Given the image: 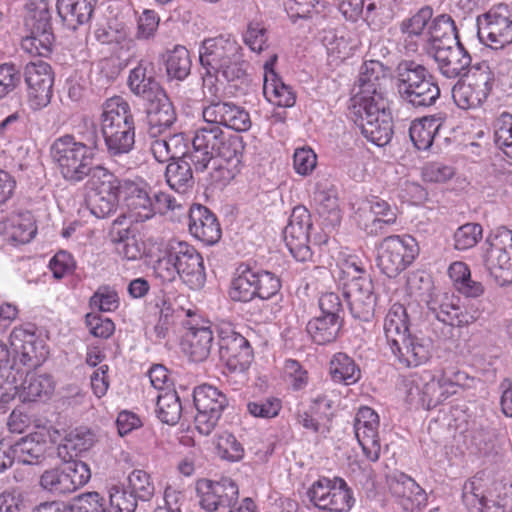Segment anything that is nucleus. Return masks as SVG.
Segmentation results:
<instances>
[{"mask_svg":"<svg viewBox=\"0 0 512 512\" xmlns=\"http://www.w3.org/2000/svg\"><path fill=\"white\" fill-rule=\"evenodd\" d=\"M99 141L94 125L81 133L80 140L70 134L54 140L50 148L51 157L66 181L78 184L87 177L92 179L97 170H107L101 165H93Z\"/></svg>","mask_w":512,"mask_h":512,"instance_id":"f257e3e1","label":"nucleus"},{"mask_svg":"<svg viewBox=\"0 0 512 512\" xmlns=\"http://www.w3.org/2000/svg\"><path fill=\"white\" fill-rule=\"evenodd\" d=\"M100 126L109 157L116 161L134 149L135 119L125 99L114 96L102 104Z\"/></svg>","mask_w":512,"mask_h":512,"instance_id":"f03ea898","label":"nucleus"},{"mask_svg":"<svg viewBox=\"0 0 512 512\" xmlns=\"http://www.w3.org/2000/svg\"><path fill=\"white\" fill-rule=\"evenodd\" d=\"M193 150L188 154L196 172L205 171L216 158L227 163H240L244 149L242 137L226 133L220 126L209 124L195 130Z\"/></svg>","mask_w":512,"mask_h":512,"instance_id":"7ed1b4c3","label":"nucleus"},{"mask_svg":"<svg viewBox=\"0 0 512 512\" xmlns=\"http://www.w3.org/2000/svg\"><path fill=\"white\" fill-rule=\"evenodd\" d=\"M349 109L352 119L368 141L377 146L390 142L393 123L386 92L355 94Z\"/></svg>","mask_w":512,"mask_h":512,"instance_id":"20e7f679","label":"nucleus"},{"mask_svg":"<svg viewBox=\"0 0 512 512\" xmlns=\"http://www.w3.org/2000/svg\"><path fill=\"white\" fill-rule=\"evenodd\" d=\"M428 313L445 326L443 336L454 338L456 328H464L475 323L482 316L480 302L462 304L459 296L452 292L432 287L425 298Z\"/></svg>","mask_w":512,"mask_h":512,"instance_id":"39448f33","label":"nucleus"},{"mask_svg":"<svg viewBox=\"0 0 512 512\" xmlns=\"http://www.w3.org/2000/svg\"><path fill=\"white\" fill-rule=\"evenodd\" d=\"M397 90L403 102L414 108L434 105L440 88L428 69L414 60H402L395 69Z\"/></svg>","mask_w":512,"mask_h":512,"instance_id":"423d86ee","label":"nucleus"},{"mask_svg":"<svg viewBox=\"0 0 512 512\" xmlns=\"http://www.w3.org/2000/svg\"><path fill=\"white\" fill-rule=\"evenodd\" d=\"M199 60L203 69H209L210 73H221L227 81L240 79L246 74L242 48L230 37L204 40L199 49Z\"/></svg>","mask_w":512,"mask_h":512,"instance_id":"0eeeda50","label":"nucleus"},{"mask_svg":"<svg viewBox=\"0 0 512 512\" xmlns=\"http://www.w3.org/2000/svg\"><path fill=\"white\" fill-rule=\"evenodd\" d=\"M485 245L484 265L496 284L502 287L512 283V231L498 229L486 239Z\"/></svg>","mask_w":512,"mask_h":512,"instance_id":"6e6552de","label":"nucleus"},{"mask_svg":"<svg viewBox=\"0 0 512 512\" xmlns=\"http://www.w3.org/2000/svg\"><path fill=\"white\" fill-rule=\"evenodd\" d=\"M418 252L419 248L413 237L388 236L379 244L377 266L389 278L396 277L414 261Z\"/></svg>","mask_w":512,"mask_h":512,"instance_id":"1a4fd4ad","label":"nucleus"},{"mask_svg":"<svg viewBox=\"0 0 512 512\" xmlns=\"http://www.w3.org/2000/svg\"><path fill=\"white\" fill-rule=\"evenodd\" d=\"M384 336L392 354L405 367H417L431 357V341L411 335L409 325H401L394 331H386Z\"/></svg>","mask_w":512,"mask_h":512,"instance_id":"9d476101","label":"nucleus"},{"mask_svg":"<svg viewBox=\"0 0 512 512\" xmlns=\"http://www.w3.org/2000/svg\"><path fill=\"white\" fill-rule=\"evenodd\" d=\"M91 478V471L85 462L69 460L64 464L45 470L40 478V487L57 496L75 492Z\"/></svg>","mask_w":512,"mask_h":512,"instance_id":"9b49d317","label":"nucleus"},{"mask_svg":"<svg viewBox=\"0 0 512 512\" xmlns=\"http://www.w3.org/2000/svg\"><path fill=\"white\" fill-rule=\"evenodd\" d=\"M468 83L458 81L452 88L455 104L464 110L479 107L490 94L494 76L486 61L474 63Z\"/></svg>","mask_w":512,"mask_h":512,"instance_id":"f8f14e48","label":"nucleus"},{"mask_svg":"<svg viewBox=\"0 0 512 512\" xmlns=\"http://www.w3.org/2000/svg\"><path fill=\"white\" fill-rule=\"evenodd\" d=\"M478 37L492 49L512 44V7L499 4L477 17Z\"/></svg>","mask_w":512,"mask_h":512,"instance_id":"ddd939ff","label":"nucleus"},{"mask_svg":"<svg viewBox=\"0 0 512 512\" xmlns=\"http://www.w3.org/2000/svg\"><path fill=\"white\" fill-rule=\"evenodd\" d=\"M193 401L197 410L195 427L200 434L207 436L215 429L228 406V399L216 387L204 384L194 389Z\"/></svg>","mask_w":512,"mask_h":512,"instance_id":"4468645a","label":"nucleus"},{"mask_svg":"<svg viewBox=\"0 0 512 512\" xmlns=\"http://www.w3.org/2000/svg\"><path fill=\"white\" fill-rule=\"evenodd\" d=\"M87 185L95 191L90 200V211L97 218H107L113 214L121 199V180L109 170H97Z\"/></svg>","mask_w":512,"mask_h":512,"instance_id":"2eb2a0df","label":"nucleus"},{"mask_svg":"<svg viewBox=\"0 0 512 512\" xmlns=\"http://www.w3.org/2000/svg\"><path fill=\"white\" fill-rule=\"evenodd\" d=\"M87 185L95 191L90 200V211L97 218H107L113 214L121 199V180L109 170H97Z\"/></svg>","mask_w":512,"mask_h":512,"instance_id":"dca6fc26","label":"nucleus"},{"mask_svg":"<svg viewBox=\"0 0 512 512\" xmlns=\"http://www.w3.org/2000/svg\"><path fill=\"white\" fill-rule=\"evenodd\" d=\"M168 247L178 276L190 289H201L206 281L202 256L187 242L173 240Z\"/></svg>","mask_w":512,"mask_h":512,"instance_id":"f3484780","label":"nucleus"},{"mask_svg":"<svg viewBox=\"0 0 512 512\" xmlns=\"http://www.w3.org/2000/svg\"><path fill=\"white\" fill-rule=\"evenodd\" d=\"M312 226L308 209L301 205L294 207L283 233L287 248L299 262L312 260L313 254L308 245L309 231Z\"/></svg>","mask_w":512,"mask_h":512,"instance_id":"a211bd4d","label":"nucleus"},{"mask_svg":"<svg viewBox=\"0 0 512 512\" xmlns=\"http://www.w3.org/2000/svg\"><path fill=\"white\" fill-rule=\"evenodd\" d=\"M219 357L233 373L245 372L253 359V351L248 340L231 329L219 332Z\"/></svg>","mask_w":512,"mask_h":512,"instance_id":"6ab92c4d","label":"nucleus"},{"mask_svg":"<svg viewBox=\"0 0 512 512\" xmlns=\"http://www.w3.org/2000/svg\"><path fill=\"white\" fill-rule=\"evenodd\" d=\"M200 505L208 512L227 511L239 497L237 484L230 478L219 481L203 479L197 484Z\"/></svg>","mask_w":512,"mask_h":512,"instance_id":"aec40b11","label":"nucleus"},{"mask_svg":"<svg viewBox=\"0 0 512 512\" xmlns=\"http://www.w3.org/2000/svg\"><path fill=\"white\" fill-rule=\"evenodd\" d=\"M23 76L30 106L35 110L46 107L52 98L54 82L50 65L42 60L31 61L26 64Z\"/></svg>","mask_w":512,"mask_h":512,"instance_id":"412c9836","label":"nucleus"},{"mask_svg":"<svg viewBox=\"0 0 512 512\" xmlns=\"http://www.w3.org/2000/svg\"><path fill=\"white\" fill-rule=\"evenodd\" d=\"M343 295L355 319L369 321L373 317L376 297L373 282L368 273L351 282H344Z\"/></svg>","mask_w":512,"mask_h":512,"instance_id":"4be33fe9","label":"nucleus"},{"mask_svg":"<svg viewBox=\"0 0 512 512\" xmlns=\"http://www.w3.org/2000/svg\"><path fill=\"white\" fill-rule=\"evenodd\" d=\"M202 117L206 124L218 125L220 128L224 126L238 132L247 131L251 127L249 113L232 102L211 100L203 106Z\"/></svg>","mask_w":512,"mask_h":512,"instance_id":"5701e85b","label":"nucleus"},{"mask_svg":"<svg viewBox=\"0 0 512 512\" xmlns=\"http://www.w3.org/2000/svg\"><path fill=\"white\" fill-rule=\"evenodd\" d=\"M378 429V414L370 407H360L354 418V432L363 454L371 462L378 461L381 453Z\"/></svg>","mask_w":512,"mask_h":512,"instance_id":"b1692460","label":"nucleus"},{"mask_svg":"<svg viewBox=\"0 0 512 512\" xmlns=\"http://www.w3.org/2000/svg\"><path fill=\"white\" fill-rule=\"evenodd\" d=\"M433 57L438 65L440 73L448 78L454 79L470 74L472 58L460 41L456 44L439 47L433 51Z\"/></svg>","mask_w":512,"mask_h":512,"instance_id":"393cba45","label":"nucleus"},{"mask_svg":"<svg viewBox=\"0 0 512 512\" xmlns=\"http://www.w3.org/2000/svg\"><path fill=\"white\" fill-rule=\"evenodd\" d=\"M189 232L207 245H213L221 238V227L215 214L201 204L189 209Z\"/></svg>","mask_w":512,"mask_h":512,"instance_id":"a878e982","label":"nucleus"},{"mask_svg":"<svg viewBox=\"0 0 512 512\" xmlns=\"http://www.w3.org/2000/svg\"><path fill=\"white\" fill-rule=\"evenodd\" d=\"M121 199L136 222H144L155 215L153 201L147 190L133 181H121Z\"/></svg>","mask_w":512,"mask_h":512,"instance_id":"bb28decb","label":"nucleus"},{"mask_svg":"<svg viewBox=\"0 0 512 512\" xmlns=\"http://www.w3.org/2000/svg\"><path fill=\"white\" fill-rule=\"evenodd\" d=\"M277 55L264 64L263 94L267 101L279 107H292L296 97L292 88L286 85L273 69Z\"/></svg>","mask_w":512,"mask_h":512,"instance_id":"cd10ccee","label":"nucleus"},{"mask_svg":"<svg viewBox=\"0 0 512 512\" xmlns=\"http://www.w3.org/2000/svg\"><path fill=\"white\" fill-rule=\"evenodd\" d=\"M148 101L150 102L147 109L148 133L151 137H157L172 127L177 120V115L165 92Z\"/></svg>","mask_w":512,"mask_h":512,"instance_id":"c85d7f7f","label":"nucleus"},{"mask_svg":"<svg viewBox=\"0 0 512 512\" xmlns=\"http://www.w3.org/2000/svg\"><path fill=\"white\" fill-rule=\"evenodd\" d=\"M11 346L17 354V358L29 369L40 366L45 358L46 351L41 342L33 340V335L22 329H14L10 335Z\"/></svg>","mask_w":512,"mask_h":512,"instance_id":"c756f323","label":"nucleus"},{"mask_svg":"<svg viewBox=\"0 0 512 512\" xmlns=\"http://www.w3.org/2000/svg\"><path fill=\"white\" fill-rule=\"evenodd\" d=\"M128 86L133 94L147 101L164 92L155 79L153 64L147 60H141L130 71Z\"/></svg>","mask_w":512,"mask_h":512,"instance_id":"7c9ffc66","label":"nucleus"},{"mask_svg":"<svg viewBox=\"0 0 512 512\" xmlns=\"http://www.w3.org/2000/svg\"><path fill=\"white\" fill-rule=\"evenodd\" d=\"M47 442L42 433H31L11 446L14 460L27 465H38L45 460Z\"/></svg>","mask_w":512,"mask_h":512,"instance_id":"2f4dec72","label":"nucleus"},{"mask_svg":"<svg viewBox=\"0 0 512 512\" xmlns=\"http://www.w3.org/2000/svg\"><path fill=\"white\" fill-rule=\"evenodd\" d=\"M95 0H57L56 8L63 24L76 30L90 21L94 12Z\"/></svg>","mask_w":512,"mask_h":512,"instance_id":"473e14b6","label":"nucleus"},{"mask_svg":"<svg viewBox=\"0 0 512 512\" xmlns=\"http://www.w3.org/2000/svg\"><path fill=\"white\" fill-rule=\"evenodd\" d=\"M213 339L210 327H191L185 335L183 350L191 361L204 362L211 353Z\"/></svg>","mask_w":512,"mask_h":512,"instance_id":"72a5a7b5","label":"nucleus"},{"mask_svg":"<svg viewBox=\"0 0 512 512\" xmlns=\"http://www.w3.org/2000/svg\"><path fill=\"white\" fill-rule=\"evenodd\" d=\"M388 486L391 493L398 498L411 502L412 507L421 508L427 504L425 491L404 473H394L388 477Z\"/></svg>","mask_w":512,"mask_h":512,"instance_id":"f704fd0d","label":"nucleus"},{"mask_svg":"<svg viewBox=\"0 0 512 512\" xmlns=\"http://www.w3.org/2000/svg\"><path fill=\"white\" fill-rule=\"evenodd\" d=\"M417 388L423 395V400H427L429 404H438L445 400L450 394L456 391L454 383L443 375L435 376L429 371H424L420 376Z\"/></svg>","mask_w":512,"mask_h":512,"instance_id":"c9c22d12","label":"nucleus"},{"mask_svg":"<svg viewBox=\"0 0 512 512\" xmlns=\"http://www.w3.org/2000/svg\"><path fill=\"white\" fill-rule=\"evenodd\" d=\"M387 82V71L382 63L371 60L366 61L360 68L358 86L356 94H373L376 92H386L385 84Z\"/></svg>","mask_w":512,"mask_h":512,"instance_id":"e433bc0d","label":"nucleus"},{"mask_svg":"<svg viewBox=\"0 0 512 512\" xmlns=\"http://www.w3.org/2000/svg\"><path fill=\"white\" fill-rule=\"evenodd\" d=\"M148 310L157 316V321L153 326V334L156 340L167 337L171 326L174 323V309L169 298L161 292L148 303Z\"/></svg>","mask_w":512,"mask_h":512,"instance_id":"4c0bfd02","label":"nucleus"},{"mask_svg":"<svg viewBox=\"0 0 512 512\" xmlns=\"http://www.w3.org/2000/svg\"><path fill=\"white\" fill-rule=\"evenodd\" d=\"M191 163L185 159L171 161L165 171L166 182L169 187L179 194H186L194 186Z\"/></svg>","mask_w":512,"mask_h":512,"instance_id":"58836bf2","label":"nucleus"},{"mask_svg":"<svg viewBox=\"0 0 512 512\" xmlns=\"http://www.w3.org/2000/svg\"><path fill=\"white\" fill-rule=\"evenodd\" d=\"M428 41L431 43L432 52L439 47L456 44L459 41L457 28L449 15L437 16L428 31Z\"/></svg>","mask_w":512,"mask_h":512,"instance_id":"ea45409f","label":"nucleus"},{"mask_svg":"<svg viewBox=\"0 0 512 512\" xmlns=\"http://www.w3.org/2000/svg\"><path fill=\"white\" fill-rule=\"evenodd\" d=\"M432 16V8L426 6L421 8L413 16L404 19L400 23L399 29L404 35V41L407 43L406 48L408 50H417L418 45L416 41H414V38H419L423 34V31L426 28L428 22L431 20Z\"/></svg>","mask_w":512,"mask_h":512,"instance_id":"a19ab883","label":"nucleus"},{"mask_svg":"<svg viewBox=\"0 0 512 512\" xmlns=\"http://www.w3.org/2000/svg\"><path fill=\"white\" fill-rule=\"evenodd\" d=\"M329 373L334 382L351 385L361 377V371L355 361L345 353H336L329 363Z\"/></svg>","mask_w":512,"mask_h":512,"instance_id":"79ce46f5","label":"nucleus"},{"mask_svg":"<svg viewBox=\"0 0 512 512\" xmlns=\"http://www.w3.org/2000/svg\"><path fill=\"white\" fill-rule=\"evenodd\" d=\"M229 297L235 302H250L256 298L254 270L240 266L229 287Z\"/></svg>","mask_w":512,"mask_h":512,"instance_id":"37998d69","label":"nucleus"},{"mask_svg":"<svg viewBox=\"0 0 512 512\" xmlns=\"http://www.w3.org/2000/svg\"><path fill=\"white\" fill-rule=\"evenodd\" d=\"M341 328L340 320L324 316L312 318L306 325V331L311 339L319 345L334 342Z\"/></svg>","mask_w":512,"mask_h":512,"instance_id":"c03bdc74","label":"nucleus"},{"mask_svg":"<svg viewBox=\"0 0 512 512\" xmlns=\"http://www.w3.org/2000/svg\"><path fill=\"white\" fill-rule=\"evenodd\" d=\"M54 390V382L49 375L27 373L22 383L20 396L23 401L33 402L48 397Z\"/></svg>","mask_w":512,"mask_h":512,"instance_id":"a18cd8bd","label":"nucleus"},{"mask_svg":"<svg viewBox=\"0 0 512 512\" xmlns=\"http://www.w3.org/2000/svg\"><path fill=\"white\" fill-rule=\"evenodd\" d=\"M439 128L440 123L433 117L414 121L409 129L411 141L417 149L427 150L431 147Z\"/></svg>","mask_w":512,"mask_h":512,"instance_id":"49530a36","label":"nucleus"},{"mask_svg":"<svg viewBox=\"0 0 512 512\" xmlns=\"http://www.w3.org/2000/svg\"><path fill=\"white\" fill-rule=\"evenodd\" d=\"M26 10L25 22L30 31H52L51 12L46 0H29Z\"/></svg>","mask_w":512,"mask_h":512,"instance_id":"de8ad7c7","label":"nucleus"},{"mask_svg":"<svg viewBox=\"0 0 512 512\" xmlns=\"http://www.w3.org/2000/svg\"><path fill=\"white\" fill-rule=\"evenodd\" d=\"M156 413L158 418L166 424L178 423L182 413V404L175 390H168L157 396Z\"/></svg>","mask_w":512,"mask_h":512,"instance_id":"09e8293b","label":"nucleus"},{"mask_svg":"<svg viewBox=\"0 0 512 512\" xmlns=\"http://www.w3.org/2000/svg\"><path fill=\"white\" fill-rule=\"evenodd\" d=\"M191 65L189 51L184 46L178 45L168 54L167 75L171 79L182 81L190 74Z\"/></svg>","mask_w":512,"mask_h":512,"instance_id":"8fccbe9b","label":"nucleus"},{"mask_svg":"<svg viewBox=\"0 0 512 512\" xmlns=\"http://www.w3.org/2000/svg\"><path fill=\"white\" fill-rule=\"evenodd\" d=\"M96 442V435L91 429L79 427L70 431L65 436L59 450L65 449L67 453L74 452V455L77 456L80 453L90 450Z\"/></svg>","mask_w":512,"mask_h":512,"instance_id":"3c124183","label":"nucleus"},{"mask_svg":"<svg viewBox=\"0 0 512 512\" xmlns=\"http://www.w3.org/2000/svg\"><path fill=\"white\" fill-rule=\"evenodd\" d=\"M313 200L321 216L328 218L332 223H339L340 211L338 200L333 190L323 188L320 183H317L313 193Z\"/></svg>","mask_w":512,"mask_h":512,"instance_id":"603ef678","label":"nucleus"},{"mask_svg":"<svg viewBox=\"0 0 512 512\" xmlns=\"http://www.w3.org/2000/svg\"><path fill=\"white\" fill-rule=\"evenodd\" d=\"M462 501L469 512H484L488 508L480 478H472L464 483Z\"/></svg>","mask_w":512,"mask_h":512,"instance_id":"864d4df0","label":"nucleus"},{"mask_svg":"<svg viewBox=\"0 0 512 512\" xmlns=\"http://www.w3.org/2000/svg\"><path fill=\"white\" fill-rule=\"evenodd\" d=\"M54 35L52 31H30V35L22 39V49L31 56L47 57L52 51Z\"/></svg>","mask_w":512,"mask_h":512,"instance_id":"5fc2aeb1","label":"nucleus"},{"mask_svg":"<svg viewBox=\"0 0 512 512\" xmlns=\"http://www.w3.org/2000/svg\"><path fill=\"white\" fill-rule=\"evenodd\" d=\"M483 228L478 223H466L456 229L453 234V246L458 251H466L482 239Z\"/></svg>","mask_w":512,"mask_h":512,"instance_id":"6e6d98bb","label":"nucleus"},{"mask_svg":"<svg viewBox=\"0 0 512 512\" xmlns=\"http://www.w3.org/2000/svg\"><path fill=\"white\" fill-rule=\"evenodd\" d=\"M37 227L33 215L26 211L12 218L11 237L19 243H28L36 235Z\"/></svg>","mask_w":512,"mask_h":512,"instance_id":"4d7b16f0","label":"nucleus"},{"mask_svg":"<svg viewBox=\"0 0 512 512\" xmlns=\"http://www.w3.org/2000/svg\"><path fill=\"white\" fill-rule=\"evenodd\" d=\"M129 486L131 492L141 501H149L154 493L155 486L151 481L150 475L143 470H133L129 477Z\"/></svg>","mask_w":512,"mask_h":512,"instance_id":"13d9d810","label":"nucleus"},{"mask_svg":"<svg viewBox=\"0 0 512 512\" xmlns=\"http://www.w3.org/2000/svg\"><path fill=\"white\" fill-rule=\"evenodd\" d=\"M110 512H135L137 498L131 492L120 486L109 489Z\"/></svg>","mask_w":512,"mask_h":512,"instance_id":"bf43d9fd","label":"nucleus"},{"mask_svg":"<svg viewBox=\"0 0 512 512\" xmlns=\"http://www.w3.org/2000/svg\"><path fill=\"white\" fill-rule=\"evenodd\" d=\"M254 280L256 297L263 300L272 298L281 288L280 279L275 274L268 271L254 270Z\"/></svg>","mask_w":512,"mask_h":512,"instance_id":"052dcab7","label":"nucleus"},{"mask_svg":"<svg viewBox=\"0 0 512 512\" xmlns=\"http://www.w3.org/2000/svg\"><path fill=\"white\" fill-rule=\"evenodd\" d=\"M495 127L496 144L508 157L512 158V115L502 113Z\"/></svg>","mask_w":512,"mask_h":512,"instance_id":"680f3d73","label":"nucleus"},{"mask_svg":"<svg viewBox=\"0 0 512 512\" xmlns=\"http://www.w3.org/2000/svg\"><path fill=\"white\" fill-rule=\"evenodd\" d=\"M243 40L251 51L261 53L267 48V29L260 22H250L243 34Z\"/></svg>","mask_w":512,"mask_h":512,"instance_id":"e2e57ef3","label":"nucleus"},{"mask_svg":"<svg viewBox=\"0 0 512 512\" xmlns=\"http://www.w3.org/2000/svg\"><path fill=\"white\" fill-rule=\"evenodd\" d=\"M89 304L102 312H111L118 308L119 297L115 289L109 286H100L91 296Z\"/></svg>","mask_w":512,"mask_h":512,"instance_id":"0e129e2a","label":"nucleus"},{"mask_svg":"<svg viewBox=\"0 0 512 512\" xmlns=\"http://www.w3.org/2000/svg\"><path fill=\"white\" fill-rule=\"evenodd\" d=\"M217 449L219 455L229 461H239L244 455L241 443L230 433H224L219 437Z\"/></svg>","mask_w":512,"mask_h":512,"instance_id":"69168bd1","label":"nucleus"},{"mask_svg":"<svg viewBox=\"0 0 512 512\" xmlns=\"http://www.w3.org/2000/svg\"><path fill=\"white\" fill-rule=\"evenodd\" d=\"M102 500L97 492L80 495L70 504V512H110L104 507Z\"/></svg>","mask_w":512,"mask_h":512,"instance_id":"338daca9","label":"nucleus"},{"mask_svg":"<svg viewBox=\"0 0 512 512\" xmlns=\"http://www.w3.org/2000/svg\"><path fill=\"white\" fill-rule=\"evenodd\" d=\"M317 164V156L309 147L297 148L293 155V167L297 174L307 176Z\"/></svg>","mask_w":512,"mask_h":512,"instance_id":"774afa93","label":"nucleus"}]
</instances>
